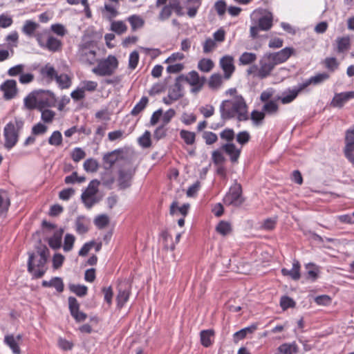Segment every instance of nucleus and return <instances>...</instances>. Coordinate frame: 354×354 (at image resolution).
I'll return each mask as SVG.
<instances>
[{
    "label": "nucleus",
    "instance_id": "1",
    "mask_svg": "<svg viewBox=\"0 0 354 354\" xmlns=\"http://www.w3.org/2000/svg\"><path fill=\"white\" fill-rule=\"evenodd\" d=\"M221 117L223 120L236 118L239 121L249 119L248 105L242 95H234L222 102L220 105Z\"/></svg>",
    "mask_w": 354,
    "mask_h": 354
},
{
    "label": "nucleus",
    "instance_id": "2",
    "mask_svg": "<svg viewBox=\"0 0 354 354\" xmlns=\"http://www.w3.org/2000/svg\"><path fill=\"white\" fill-rule=\"evenodd\" d=\"M49 256V250L46 245H40L36 253H29L28 271L35 278H41L46 272L45 265Z\"/></svg>",
    "mask_w": 354,
    "mask_h": 354
},
{
    "label": "nucleus",
    "instance_id": "3",
    "mask_svg": "<svg viewBox=\"0 0 354 354\" xmlns=\"http://www.w3.org/2000/svg\"><path fill=\"white\" fill-rule=\"evenodd\" d=\"M186 12L180 0H169L161 9L159 19L167 21L171 19L172 22H177V17L185 15Z\"/></svg>",
    "mask_w": 354,
    "mask_h": 354
},
{
    "label": "nucleus",
    "instance_id": "4",
    "mask_svg": "<svg viewBox=\"0 0 354 354\" xmlns=\"http://www.w3.org/2000/svg\"><path fill=\"white\" fill-rule=\"evenodd\" d=\"M24 122L21 119L15 118L14 122H10L4 127V147L7 149H12L17 142L19 131L22 129Z\"/></svg>",
    "mask_w": 354,
    "mask_h": 354
},
{
    "label": "nucleus",
    "instance_id": "5",
    "mask_svg": "<svg viewBox=\"0 0 354 354\" xmlns=\"http://www.w3.org/2000/svg\"><path fill=\"white\" fill-rule=\"evenodd\" d=\"M118 66V61L113 55H109L106 59L99 61L96 67L93 68V73L99 76L111 75Z\"/></svg>",
    "mask_w": 354,
    "mask_h": 354
},
{
    "label": "nucleus",
    "instance_id": "6",
    "mask_svg": "<svg viewBox=\"0 0 354 354\" xmlns=\"http://www.w3.org/2000/svg\"><path fill=\"white\" fill-rule=\"evenodd\" d=\"M77 56L80 62L89 65L96 61V46L93 41H87L80 46Z\"/></svg>",
    "mask_w": 354,
    "mask_h": 354
},
{
    "label": "nucleus",
    "instance_id": "7",
    "mask_svg": "<svg viewBox=\"0 0 354 354\" xmlns=\"http://www.w3.org/2000/svg\"><path fill=\"white\" fill-rule=\"evenodd\" d=\"M223 201L225 205L241 206L244 202L241 184L235 181L234 185L230 188L229 192L224 196Z\"/></svg>",
    "mask_w": 354,
    "mask_h": 354
},
{
    "label": "nucleus",
    "instance_id": "8",
    "mask_svg": "<svg viewBox=\"0 0 354 354\" xmlns=\"http://www.w3.org/2000/svg\"><path fill=\"white\" fill-rule=\"evenodd\" d=\"M99 185L100 182L97 180H91L87 188L82 194V201L88 209H91L98 202L95 195L98 191Z\"/></svg>",
    "mask_w": 354,
    "mask_h": 354
},
{
    "label": "nucleus",
    "instance_id": "9",
    "mask_svg": "<svg viewBox=\"0 0 354 354\" xmlns=\"http://www.w3.org/2000/svg\"><path fill=\"white\" fill-rule=\"evenodd\" d=\"M37 109H42L48 107L55 106L56 104V98L55 95L49 91L40 90L37 91Z\"/></svg>",
    "mask_w": 354,
    "mask_h": 354
},
{
    "label": "nucleus",
    "instance_id": "10",
    "mask_svg": "<svg viewBox=\"0 0 354 354\" xmlns=\"http://www.w3.org/2000/svg\"><path fill=\"white\" fill-rule=\"evenodd\" d=\"M178 80H181L182 82H187L191 86H194L192 89L194 92L199 91L206 81L205 77H200L198 72L195 71L189 72L187 75H181L178 76Z\"/></svg>",
    "mask_w": 354,
    "mask_h": 354
},
{
    "label": "nucleus",
    "instance_id": "11",
    "mask_svg": "<svg viewBox=\"0 0 354 354\" xmlns=\"http://www.w3.org/2000/svg\"><path fill=\"white\" fill-rule=\"evenodd\" d=\"M259 71L258 77L259 79H265L270 75L272 71L277 66L271 57L268 55H265L259 61Z\"/></svg>",
    "mask_w": 354,
    "mask_h": 354
},
{
    "label": "nucleus",
    "instance_id": "12",
    "mask_svg": "<svg viewBox=\"0 0 354 354\" xmlns=\"http://www.w3.org/2000/svg\"><path fill=\"white\" fill-rule=\"evenodd\" d=\"M118 293L116 297L118 307L122 308L128 301L130 295V285L127 281H120L118 285Z\"/></svg>",
    "mask_w": 354,
    "mask_h": 354
},
{
    "label": "nucleus",
    "instance_id": "13",
    "mask_svg": "<svg viewBox=\"0 0 354 354\" xmlns=\"http://www.w3.org/2000/svg\"><path fill=\"white\" fill-rule=\"evenodd\" d=\"M23 335L18 334L15 336L12 334L6 335L4 337V344L12 351L13 354H21L20 344L22 343Z\"/></svg>",
    "mask_w": 354,
    "mask_h": 354
},
{
    "label": "nucleus",
    "instance_id": "14",
    "mask_svg": "<svg viewBox=\"0 0 354 354\" xmlns=\"http://www.w3.org/2000/svg\"><path fill=\"white\" fill-rule=\"evenodd\" d=\"M252 22H272V13L264 8L254 10L250 15Z\"/></svg>",
    "mask_w": 354,
    "mask_h": 354
},
{
    "label": "nucleus",
    "instance_id": "15",
    "mask_svg": "<svg viewBox=\"0 0 354 354\" xmlns=\"http://www.w3.org/2000/svg\"><path fill=\"white\" fill-rule=\"evenodd\" d=\"M134 172V170L131 168L121 169L119 170L118 181L120 189H124L130 187Z\"/></svg>",
    "mask_w": 354,
    "mask_h": 354
},
{
    "label": "nucleus",
    "instance_id": "16",
    "mask_svg": "<svg viewBox=\"0 0 354 354\" xmlns=\"http://www.w3.org/2000/svg\"><path fill=\"white\" fill-rule=\"evenodd\" d=\"M0 88L3 92V96L6 100L12 99L17 93V82L14 80L5 81L1 85Z\"/></svg>",
    "mask_w": 354,
    "mask_h": 354
},
{
    "label": "nucleus",
    "instance_id": "17",
    "mask_svg": "<svg viewBox=\"0 0 354 354\" xmlns=\"http://www.w3.org/2000/svg\"><path fill=\"white\" fill-rule=\"evenodd\" d=\"M233 57L225 55L220 59V66L224 71V79L229 80L235 70Z\"/></svg>",
    "mask_w": 354,
    "mask_h": 354
},
{
    "label": "nucleus",
    "instance_id": "18",
    "mask_svg": "<svg viewBox=\"0 0 354 354\" xmlns=\"http://www.w3.org/2000/svg\"><path fill=\"white\" fill-rule=\"evenodd\" d=\"M294 49L292 48L286 47L274 53H269L276 65L285 62L292 54Z\"/></svg>",
    "mask_w": 354,
    "mask_h": 354
},
{
    "label": "nucleus",
    "instance_id": "19",
    "mask_svg": "<svg viewBox=\"0 0 354 354\" xmlns=\"http://www.w3.org/2000/svg\"><path fill=\"white\" fill-rule=\"evenodd\" d=\"M304 89L301 84H299L297 87L292 89H288L282 93L281 97H279L278 99L281 100L283 104H289L292 102Z\"/></svg>",
    "mask_w": 354,
    "mask_h": 354
},
{
    "label": "nucleus",
    "instance_id": "20",
    "mask_svg": "<svg viewBox=\"0 0 354 354\" xmlns=\"http://www.w3.org/2000/svg\"><path fill=\"white\" fill-rule=\"evenodd\" d=\"M354 98V91L344 92L335 95L331 104L333 106L341 108L348 100Z\"/></svg>",
    "mask_w": 354,
    "mask_h": 354
},
{
    "label": "nucleus",
    "instance_id": "21",
    "mask_svg": "<svg viewBox=\"0 0 354 354\" xmlns=\"http://www.w3.org/2000/svg\"><path fill=\"white\" fill-rule=\"evenodd\" d=\"M221 149L230 156L232 162H237L241 154V149H237L234 143L224 144L221 146Z\"/></svg>",
    "mask_w": 354,
    "mask_h": 354
},
{
    "label": "nucleus",
    "instance_id": "22",
    "mask_svg": "<svg viewBox=\"0 0 354 354\" xmlns=\"http://www.w3.org/2000/svg\"><path fill=\"white\" fill-rule=\"evenodd\" d=\"M329 77H330V75L327 73L324 72V73H318V74L315 75V76H313L310 78H309L308 80H306L304 82H303L301 84L302 87L304 88V89H305L310 84H313V85L320 84L323 83L324 82H325L326 80H328Z\"/></svg>",
    "mask_w": 354,
    "mask_h": 354
},
{
    "label": "nucleus",
    "instance_id": "23",
    "mask_svg": "<svg viewBox=\"0 0 354 354\" xmlns=\"http://www.w3.org/2000/svg\"><path fill=\"white\" fill-rule=\"evenodd\" d=\"M181 80H178V77H176L174 85L171 86L168 91V94L172 100H179L183 97V86L181 84Z\"/></svg>",
    "mask_w": 354,
    "mask_h": 354
},
{
    "label": "nucleus",
    "instance_id": "24",
    "mask_svg": "<svg viewBox=\"0 0 354 354\" xmlns=\"http://www.w3.org/2000/svg\"><path fill=\"white\" fill-rule=\"evenodd\" d=\"M335 50L337 53H344L351 48V38L348 36L337 37L335 39Z\"/></svg>",
    "mask_w": 354,
    "mask_h": 354
},
{
    "label": "nucleus",
    "instance_id": "25",
    "mask_svg": "<svg viewBox=\"0 0 354 354\" xmlns=\"http://www.w3.org/2000/svg\"><path fill=\"white\" fill-rule=\"evenodd\" d=\"M281 273L284 276H289L293 280H298L300 278V263L298 261L295 260L292 263V268L291 270L283 268Z\"/></svg>",
    "mask_w": 354,
    "mask_h": 354
},
{
    "label": "nucleus",
    "instance_id": "26",
    "mask_svg": "<svg viewBox=\"0 0 354 354\" xmlns=\"http://www.w3.org/2000/svg\"><path fill=\"white\" fill-rule=\"evenodd\" d=\"M63 233L64 230L60 229L56 231L53 236L48 239V243L51 248L57 250L61 247Z\"/></svg>",
    "mask_w": 354,
    "mask_h": 354
},
{
    "label": "nucleus",
    "instance_id": "27",
    "mask_svg": "<svg viewBox=\"0 0 354 354\" xmlns=\"http://www.w3.org/2000/svg\"><path fill=\"white\" fill-rule=\"evenodd\" d=\"M272 24H256L254 26L250 27V37L252 39H256L260 35H259L261 31H268L272 28Z\"/></svg>",
    "mask_w": 354,
    "mask_h": 354
},
{
    "label": "nucleus",
    "instance_id": "28",
    "mask_svg": "<svg viewBox=\"0 0 354 354\" xmlns=\"http://www.w3.org/2000/svg\"><path fill=\"white\" fill-rule=\"evenodd\" d=\"M10 205V200L8 194L3 190H0V216L6 214Z\"/></svg>",
    "mask_w": 354,
    "mask_h": 354
},
{
    "label": "nucleus",
    "instance_id": "29",
    "mask_svg": "<svg viewBox=\"0 0 354 354\" xmlns=\"http://www.w3.org/2000/svg\"><path fill=\"white\" fill-rule=\"evenodd\" d=\"M42 286L44 287H54L57 292H62L64 290L63 281L60 277H53L50 281H43Z\"/></svg>",
    "mask_w": 354,
    "mask_h": 354
},
{
    "label": "nucleus",
    "instance_id": "30",
    "mask_svg": "<svg viewBox=\"0 0 354 354\" xmlns=\"http://www.w3.org/2000/svg\"><path fill=\"white\" fill-rule=\"evenodd\" d=\"M298 347L295 343L283 344L281 345L275 354H297Z\"/></svg>",
    "mask_w": 354,
    "mask_h": 354
},
{
    "label": "nucleus",
    "instance_id": "31",
    "mask_svg": "<svg viewBox=\"0 0 354 354\" xmlns=\"http://www.w3.org/2000/svg\"><path fill=\"white\" fill-rule=\"evenodd\" d=\"M189 208V203H186L182 205L181 207H178V203L176 201H175L170 205L169 213L171 215H174L176 212L178 211L183 216V217H185L188 213Z\"/></svg>",
    "mask_w": 354,
    "mask_h": 354
},
{
    "label": "nucleus",
    "instance_id": "32",
    "mask_svg": "<svg viewBox=\"0 0 354 354\" xmlns=\"http://www.w3.org/2000/svg\"><path fill=\"white\" fill-rule=\"evenodd\" d=\"M207 83L211 89L218 90L222 86L223 77L219 73H214L210 76Z\"/></svg>",
    "mask_w": 354,
    "mask_h": 354
},
{
    "label": "nucleus",
    "instance_id": "33",
    "mask_svg": "<svg viewBox=\"0 0 354 354\" xmlns=\"http://www.w3.org/2000/svg\"><path fill=\"white\" fill-rule=\"evenodd\" d=\"M25 106L30 110L37 109V97L36 91L32 92L24 99Z\"/></svg>",
    "mask_w": 354,
    "mask_h": 354
},
{
    "label": "nucleus",
    "instance_id": "34",
    "mask_svg": "<svg viewBox=\"0 0 354 354\" xmlns=\"http://www.w3.org/2000/svg\"><path fill=\"white\" fill-rule=\"evenodd\" d=\"M187 3H192V5L187 8V14L190 18H193L198 12V10L201 5V0H187Z\"/></svg>",
    "mask_w": 354,
    "mask_h": 354
},
{
    "label": "nucleus",
    "instance_id": "35",
    "mask_svg": "<svg viewBox=\"0 0 354 354\" xmlns=\"http://www.w3.org/2000/svg\"><path fill=\"white\" fill-rule=\"evenodd\" d=\"M214 335L212 330H205L201 332V342L203 346L208 347L212 344V337Z\"/></svg>",
    "mask_w": 354,
    "mask_h": 354
},
{
    "label": "nucleus",
    "instance_id": "36",
    "mask_svg": "<svg viewBox=\"0 0 354 354\" xmlns=\"http://www.w3.org/2000/svg\"><path fill=\"white\" fill-rule=\"evenodd\" d=\"M149 102V99L146 96H143L139 102H138L136 106L133 107V109L131 111V114L132 115H137L140 112H142L145 107L147 106V104Z\"/></svg>",
    "mask_w": 354,
    "mask_h": 354
},
{
    "label": "nucleus",
    "instance_id": "37",
    "mask_svg": "<svg viewBox=\"0 0 354 354\" xmlns=\"http://www.w3.org/2000/svg\"><path fill=\"white\" fill-rule=\"evenodd\" d=\"M214 64L212 59L203 58L198 63V68L205 73L209 72L214 67Z\"/></svg>",
    "mask_w": 354,
    "mask_h": 354
},
{
    "label": "nucleus",
    "instance_id": "38",
    "mask_svg": "<svg viewBox=\"0 0 354 354\" xmlns=\"http://www.w3.org/2000/svg\"><path fill=\"white\" fill-rule=\"evenodd\" d=\"M216 230L218 234L226 236L232 231L231 225L227 221H221L216 225Z\"/></svg>",
    "mask_w": 354,
    "mask_h": 354
},
{
    "label": "nucleus",
    "instance_id": "39",
    "mask_svg": "<svg viewBox=\"0 0 354 354\" xmlns=\"http://www.w3.org/2000/svg\"><path fill=\"white\" fill-rule=\"evenodd\" d=\"M180 136L188 145H194L195 142L196 134L194 132L181 130L180 132Z\"/></svg>",
    "mask_w": 354,
    "mask_h": 354
},
{
    "label": "nucleus",
    "instance_id": "40",
    "mask_svg": "<svg viewBox=\"0 0 354 354\" xmlns=\"http://www.w3.org/2000/svg\"><path fill=\"white\" fill-rule=\"evenodd\" d=\"M62 43L59 39L53 36L48 37L46 46L49 50L57 51L60 49Z\"/></svg>",
    "mask_w": 354,
    "mask_h": 354
},
{
    "label": "nucleus",
    "instance_id": "41",
    "mask_svg": "<svg viewBox=\"0 0 354 354\" xmlns=\"http://www.w3.org/2000/svg\"><path fill=\"white\" fill-rule=\"evenodd\" d=\"M256 59L257 55L253 53L245 52L239 57L240 64L243 65L250 64L255 62Z\"/></svg>",
    "mask_w": 354,
    "mask_h": 354
},
{
    "label": "nucleus",
    "instance_id": "42",
    "mask_svg": "<svg viewBox=\"0 0 354 354\" xmlns=\"http://www.w3.org/2000/svg\"><path fill=\"white\" fill-rule=\"evenodd\" d=\"M69 289L78 297H84L87 294L88 288L84 285L70 284Z\"/></svg>",
    "mask_w": 354,
    "mask_h": 354
},
{
    "label": "nucleus",
    "instance_id": "43",
    "mask_svg": "<svg viewBox=\"0 0 354 354\" xmlns=\"http://www.w3.org/2000/svg\"><path fill=\"white\" fill-rule=\"evenodd\" d=\"M55 80L61 88H68L71 84V79L66 74L57 75Z\"/></svg>",
    "mask_w": 354,
    "mask_h": 354
},
{
    "label": "nucleus",
    "instance_id": "44",
    "mask_svg": "<svg viewBox=\"0 0 354 354\" xmlns=\"http://www.w3.org/2000/svg\"><path fill=\"white\" fill-rule=\"evenodd\" d=\"M41 73L50 80L56 79V77L58 75L55 68L49 64H46L41 69Z\"/></svg>",
    "mask_w": 354,
    "mask_h": 354
},
{
    "label": "nucleus",
    "instance_id": "45",
    "mask_svg": "<svg viewBox=\"0 0 354 354\" xmlns=\"http://www.w3.org/2000/svg\"><path fill=\"white\" fill-rule=\"evenodd\" d=\"M307 271V279L312 281H315L318 277L319 269L313 263L306 265Z\"/></svg>",
    "mask_w": 354,
    "mask_h": 354
},
{
    "label": "nucleus",
    "instance_id": "46",
    "mask_svg": "<svg viewBox=\"0 0 354 354\" xmlns=\"http://www.w3.org/2000/svg\"><path fill=\"white\" fill-rule=\"evenodd\" d=\"M345 149L354 150V129H348L346 133Z\"/></svg>",
    "mask_w": 354,
    "mask_h": 354
},
{
    "label": "nucleus",
    "instance_id": "47",
    "mask_svg": "<svg viewBox=\"0 0 354 354\" xmlns=\"http://www.w3.org/2000/svg\"><path fill=\"white\" fill-rule=\"evenodd\" d=\"M98 163L93 158H88L84 162V169L87 172H95L98 169Z\"/></svg>",
    "mask_w": 354,
    "mask_h": 354
},
{
    "label": "nucleus",
    "instance_id": "48",
    "mask_svg": "<svg viewBox=\"0 0 354 354\" xmlns=\"http://www.w3.org/2000/svg\"><path fill=\"white\" fill-rule=\"evenodd\" d=\"M75 229L77 233L83 234L88 232V225L84 222L83 217H78L75 221Z\"/></svg>",
    "mask_w": 354,
    "mask_h": 354
},
{
    "label": "nucleus",
    "instance_id": "49",
    "mask_svg": "<svg viewBox=\"0 0 354 354\" xmlns=\"http://www.w3.org/2000/svg\"><path fill=\"white\" fill-rule=\"evenodd\" d=\"M324 66L330 71L334 72L339 66V63L335 57H326L324 60Z\"/></svg>",
    "mask_w": 354,
    "mask_h": 354
},
{
    "label": "nucleus",
    "instance_id": "50",
    "mask_svg": "<svg viewBox=\"0 0 354 354\" xmlns=\"http://www.w3.org/2000/svg\"><path fill=\"white\" fill-rule=\"evenodd\" d=\"M109 223V217L105 214H101L97 216L95 220V225L99 228L102 229L105 227Z\"/></svg>",
    "mask_w": 354,
    "mask_h": 354
},
{
    "label": "nucleus",
    "instance_id": "51",
    "mask_svg": "<svg viewBox=\"0 0 354 354\" xmlns=\"http://www.w3.org/2000/svg\"><path fill=\"white\" fill-rule=\"evenodd\" d=\"M62 142V136L59 131H54L48 139V143L54 146H59Z\"/></svg>",
    "mask_w": 354,
    "mask_h": 354
},
{
    "label": "nucleus",
    "instance_id": "52",
    "mask_svg": "<svg viewBox=\"0 0 354 354\" xmlns=\"http://www.w3.org/2000/svg\"><path fill=\"white\" fill-rule=\"evenodd\" d=\"M256 329L255 326L247 327L243 328L234 333V337L236 340L245 338L248 333H252Z\"/></svg>",
    "mask_w": 354,
    "mask_h": 354
},
{
    "label": "nucleus",
    "instance_id": "53",
    "mask_svg": "<svg viewBox=\"0 0 354 354\" xmlns=\"http://www.w3.org/2000/svg\"><path fill=\"white\" fill-rule=\"evenodd\" d=\"M220 137L222 140L228 142V143H232L231 142L234 139L235 133L233 129H225L221 132Z\"/></svg>",
    "mask_w": 354,
    "mask_h": 354
},
{
    "label": "nucleus",
    "instance_id": "54",
    "mask_svg": "<svg viewBox=\"0 0 354 354\" xmlns=\"http://www.w3.org/2000/svg\"><path fill=\"white\" fill-rule=\"evenodd\" d=\"M262 110L268 114H274L278 111V105L275 102L271 100L263 105Z\"/></svg>",
    "mask_w": 354,
    "mask_h": 354
},
{
    "label": "nucleus",
    "instance_id": "55",
    "mask_svg": "<svg viewBox=\"0 0 354 354\" xmlns=\"http://www.w3.org/2000/svg\"><path fill=\"white\" fill-rule=\"evenodd\" d=\"M86 156L85 151L80 147H76L71 153V158L75 162H78Z\"/></svg>",
    "mask_w": 354,
    "mask_h": 354
},
{
    "label": "nucleus",
    "instance_id": "56",
    "mask_svg": "<svg viewBox=\"0 0 354 354\" xmlns=\"http://www.w3.org/2000/svg\"><path fill=\"white\" fill-rule=\"evenodd\" d=\"M41 112V119L44 122L50 123L53 121L55 113L53 111L45 108L40 111Z\"/></svg>",
    "mask_w": 354,
    "mask_h": 354
},
{
    "label": "nucleus",
    "instance_id": "57",
    "mask_svg": "<svg viewBox=\"0 0 354 354\" xmlns=\"http://www.w3.org/2000/svg\"><path fill=\"white\" fill-rule=\"evenodd\" d=\"M104 162L109 164L112 167L118 160V151L115 150L112 152L105 154L103 157Z\"/></svg>",
    "mask_w": 354,
    "mask_h": 354
},
{
    "label": "nucleus",
    "instance_id": "58",
    "mask_svg": "<svg viewBox=\"0 0 354 354\" xmlns=\"http://www.w3.org/2000/svg\"><path fill=\"white\" fill-rule=\"evenodd\" d=\"M75 242V236L71 234H67L64 238V250L69 252L72 250Z\"/></svg>",
    "mask_w": 354,
    "mask_h": 354
},
{
    "label": "nucleus",
    "instance_id": "59",
    "mask_svg": "<svg viewBox=\"0 0 354 354\" xmlns=\"http://www.w3.org/2000/svg\"><path fill=\"white\" fill-rule=\"evenodd\" d=\"M138 142L142 147H149L151 146V133L149 131H146L139 138Z\"/></svg>",
    "mask_w": 354,
    "mask_h": 354
},
{
    "label": "nucleus",
    "instance_id": "60",
    "mask_svg": "<svg viewBox=\"0 0 354 354\" xmlns=\"http://www.w3.org/2000/svg\"><path fill=\"white\" fill-rule=\"evenodd\" d=\"M203 138L205 140L207 145H212L218 140V137L216 133L211 131H205L203 133Z\"/></svg>",
    "mask_w": 354,
    "mask_h": 354
},
{
    "label": "nucleus",
    "instance_id": "61",
    "mask_svg": "<svg viewBox=\"0 0 354 354\" xmlns=\"http://www.w3.org/2000/svg\"><path fill=\"white\" fill-rule=\"evenodd\" d=\"M250 139V133L246 131H241L236 135V141L241 145H244L249 142Z\"/></svg>",
    "mask_w": 354,
    "mask_h": 354
},
{
    "label": "nucleus",
    "instance_id": "62",
    "mask_svg": "<svg viewBox=\"0 0 354 354\" xmlns=\"http://www.w3.org/2000/svg\"><path fill=\"white\" fill-rule=\"evenodd\" d=\"M214 8L216 12H217V14L219 16H222L226 12L227 6H226L225 1L218 0L214 3Z\"/></svg>",
    "mask_w": 354,
    "mask_h": 354
},
{
    "label": "nucleus",
    "instance_id": "63",
    "mask_svg": "<svg viewBox=\"0 0 354 354\" xmlns=\"http://www.w3.org/2000/svg\"><path fill=\"white\" fill-rule=\"evenodd\" d=\"M280 305L283 310H286L288 308L295 307V302L290 297L284 296L281 298Z\"/></svg>",
    "mask_w": 354,
    "mask_h": 354
},
{
    "label": "nucleus",
    "instance_id": "64",
    "mask_svg": "<svg viewBox=\"0 0 354 354\" xmlns=\"http://www.w3.org/2000/svg\"><path fill=\"white\" fill-rule=\"evenodd\" d=\"M212 158L214 163L216 165L223 164L225 160L223 153L218 150H216L212 152Z\"/></svg>",
    "mask_w": 354,
    "mask_h": 354
}]
</instances>
